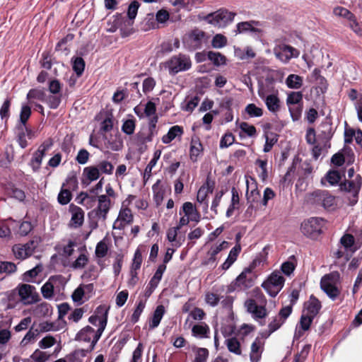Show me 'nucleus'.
<instances>
[{"label":"nucleus","instance_id":"nucleus-1","mask_svg":"<svg viewBox=\"0 0 362 362\" xmlns=\"http://www.w3.org/2000/svg\"><path fill=\"white\" fill-rule=\"evenodd\" d=\"M307 202L313 205L320 206L328 211L337 207L336 197L327 190L317 189L306 195Z\"/></svg>","mask_w":362,"mask_h":362},{"label":"nucleus","instance_id":"nucleus-2","mask_svg":"<svg viewBox=\"0 0 362 362\" xmlns=\"http://www.w3.org/2000/svg\"><path fill=\"white\" fill-rule=\"evenodd\" d=\"M340 275L338 272H332L324 275L320 280V288L332 300H335L340 294L337 286Z\"/></svg>","mask_w":362,"mask_h":362},{"label":"nucleus","instance_id":"nucleus-3","mask_svg":"<svg viewBox=\"0 0 362 362\" xmlns=\"http://www.w3.org/2000/svg\"><path fill=\"white\" fill-rule=\"evenodd\" d=\"M96 313L97 315H93L88 318V322L91 325L98 327V329L94 334L93 339L92 340V349H94L95 344L100 339L107 322V309H106L104 306L100 305L97 308Z\"/></svg>","mask_w":362,"mask_h":362},{"label":"nucleus","instance_id":"nucleus-4","mask_svg":"<svg viewBox=\"0 0 362 362\" xmlns=\"http://www.w3.org/2000/svg\"><path fill=\"white\" fill-rule=\"evenodd\" d=\"M164 66L168 69L170 74L175 75L179 72L189 70L192 66V61L188 55L179 54L167 60L164 63Z\"/></svg>","mask_w":362,"mask_h":362},{"label":"nucleus","instance_id":"nucleus-5","mask_svg":"<svg viewBox=\"0 0 362 362\" xmlns=\"http://www.w3.org/2000/svg\"><path fill=\"white\" fill-rule=\"evenodd\" d=\"M256 280L255 274L250 269L245 268L228 286V291L231 293L236 289H247L254 286Z\"/></svg>","mask_w":362,"mask_h":362},{"label":"nucleus","instance_id":"nucleus-6","mask_svg":"<svg viewBox=\"0 0 362 362\" xmlns=\"http://www.w3.org/2000/svg\"><path fill=\"white\" fill-rule=\"evenodd\" d=\"M180 216V226H185L190 221L198 223L201 215L192 202H185L179 211Z\"/></svg>","mask_w":362,"mask_h":362},{"label":"nucleus","instance_id":"nucleus-7","mask_svg":"<svg viewBox=\"0 0 362 362\" xmlns=\"http://www.w3.org/2000/svg\"><path fill=\"white\" fill-rule=\"evenodd\" d=\"M235 14L227 10L220 9L208 14L205 20L210 24L217 26H224L233 21Z\"/></svg>","mask_w":362,"mask_h":362},{"label":"nucleus","instance_id":"nucleus-8","mask_svg":"<svg viewBox=\"0 0 362 362\" xmlns=\"http://www.w3.org/2000/svg\"><path fill=\"white\" fill-rule=\"evenodd\" d=\"M362 185V177L360 175H356L354 179L345 180L341 182L340 187L352 195V199L350 201L351 204H355L358 201L359 191Z\"/></svg>","mask_w":362,"mask_h":362},{"label":"nucleus","instance_id":"nucleus-9","mask_svg":"<svg viewBox=\"0 0 362 362\" xmlns=\"http://www.w3.org/2000/svg\"><path fill=\"white\" fill-rule=\"evenodd\" d=\"M136 199V197L129 194L122 203V206L117 219L121 226L131 224L133 222V214L129 206Z\"/></svg>","mask_w":362,"mask_h":362},{"label":"nucleus","instance_id":"nucleus-10","mask_svg":"<svg viewBox=\"0 0 362 362\" xmlns=\"http://www.w3.org/2000/svg\"><path fill=\"white\" fill-rule=\"evenodd\" d=\"M18 293L24 304H33L38 300L39 296L34 286L20 284L18 286Z\"/></svg>","mask_w":362,"mask_h":362},{"label":"nucleus","instance_id":"nucleus-11","mask_svg":"<svg viewBox=\"0 0 362 362\" xmlns=\"http://www.w3.org/2000/svg\"><path fill=\"white\" fill-rule=\"evenodd\" d=\"M208 38L203 30L196 28L189 33L187 42L192 49H196L201 48L203 44L206 43Z\"/></svg>","mask_w":362,"mask_h":362},{"label":"nucleus","instance_id":"nucleus-12","mask_svg":"<svg viewBox=\"0 0 362 362\" xmlns=\"http://www.w3.org/2000/svg\"><path fill=\"white\" fill-rule=\"evenodd\" d=\"M274 53L276 58L285 63L288 62L293 57H298L300 54L298 49L287 45H279V47L274 50Z\"/></svg>","mask_w":362,"mask_h":362},{"label":"nucleus","instance_id":"nucleus-13","mask_svg":"<svg viewBox=\"0 0 362 362\" xmlns=\"http://www.w3.org/2000/svg\"><path fill=\"white\" fill-rule=\"evenodd\" d=\"M38 241L32 240L24 245H14L13 247V252L15 257L18 259H25L30 256L37 247Z\"/></svg>","mask_w":362,"mask_h":362},{"label":"nucleus","instance_id":"nucleus-14","mask_svg":"<svg viewBox=\"0 0 362 362\" xmlns=\"http://www.w3.org/2000/svg\"><path fill=\"white\" fill-rule=\"evenodd\" d=\"M245 307L248 313L252 314L255 320L264 318L267 315V310L264 307L258 305L255 300H246Z\"/></svg>","mask_w":362,"mask_h":362},{"label":"nucleus","instance_id":"nucleus-15","mask_svg":"<svg viewBox=\"0 0 362 362\" xmlns=\"http://www.w3.org/2000/svg\"><path fill=\"white\" fill-rule=\"evenodd\" d=\"M322 308L320 301L313 295L310 296L309 300L304 303V311L306 314L315 317Z\"/></svg>","mask_w":362,"mask_h":362},{"label":"nucleus","instance_id":"nucleus-16","mask_svg":"<svg viewBox=\"0 0 362 362\" xmlns=\"http://www.w3.org/2000/svg\"><path fill=\"white\" fill-rule=\"evenodd\" d=\"M69 212L71 214V222L78 226H82L84 221V211L78 206L71 204L69 206Z\"/></svg>","mask_w":362,"mask_h":362},{"label":"nucleus","instance_id":"nucleus-17","mask_svg":"<svg viewBox=\"0 0 362 362\" xmlns=\"http://www.w3.org/2000/svg\"><path fill=\"white\" fill-rule=\"evenodd\" d=\"M96 331L95 329L88 325L81 329L76 334V340L78 341H83L86 342H91L93 339L94 334ZM90 346H92V344H90ZM90 349L92 350V347H90Z\"/></svg>","mask_w":362,"mask_h":362},{"label":"nucleus","instance_id":"nucleus-18","mask_svg":"<svg viewBox=\"0 0 362 362\" xmlns=\"http://www.w3.org/2000/svg\"><path fill=\"white\" fill-rule=\"evenodd\" d=\"M241 251L240 244H236L230 251L226 261L222 264L221 268L223 270H227L237 259L239 253Z\"/></svg>","mask_w":362,"mask_h":362},{"label":"nucleus","instance_id":"nucleus-19","mask_svg":"<svg viewBox=\"0 0 362 362\" xmlns=\"http://www.w3.org/2000/svg\"><path fill=\"white\" fill-rule=\"evenodd\" d=\"M252 183L250 185V181H246L247 192L246 197L248 202L252 203L258 199L260 194L257 189V184L253 179H251Z\"/></svg>","mask_w":362,"mask_h":362},{"label":"nucleus","instance_id":"nucleus-20","mask_svg":"<svg viewBox=\"0 0 362 362\" xmlns=\"http://www.w3.org/2000/svg\"><path fill=\"white\" fill-rule=\"evenodd\" d=\"M184 133L183 128L178 125L173 126L168 132L162 137V141L164 144H169L176 137L181 136Z\"/></svg>","mask_w":362,"mask_h":362},{"label":"nucleus","instance_id":"nucleus-21","mask_svg":"<svg viewBox=\"0 0 362 362\" xmlns=\"http://www.w3.org/2000/svg\"><path fill=\"white\" fill-rule=\"evenodd\" d=\"M110 206V199L106 195H100L98 197V215L105 218V215L108 212Z\"/></svg>","mask_w":362,"mask_h":362},{"label":"nucleus","instance_id":"nucleus-22","mask_svg":"<svg viewBox=\"0 0 362 362\" xmlns=\"http://www.w3.org/2000/svg\"><path fill=\"white\" fill-rule=\"evenodd\" d=\"M264 103L271 112L275 113L280 109V100L276 94L267 95Z\"/></svg>","mask_w":362,"mask_h":362},{"label":"nucleus","instance_id":"nucleus-23","mask_svg":"<svg viewBox=\"0 0 362 362\" xmlns=\"http://www.w3.org/2000/svg\"><path fill=\"white\" fill-rule=\"evenodd\" d=\"M235 56L240 60H247L249 59H253L255 57L256 54L253 49L247 46L245 49L235 48L234 49Z\"/></svg>","mask_w":362,"mask_h":362},{"label":"nucleus","instance_id":"nucleus-24","mask_svg":"<svg viewBox=\"0 0 362 362\" xmlns=\"http://www.w3.org/2000/svg\"><path fill=\"white\" fill-rule=\"evenodd\" d=\"M165 312V307L163 305H160L156 307L153 312L152 319L149 323V327L151 329H155L159 325Z\"/></svg>","mask_w":362,"mask_h":362},{"label":"nucleus","instance_id":"nucleus-25","mask_svg":"<svg viewBox=\"0 0 362 362\" xmlns=\"http://www.w3.org/2000/svg\"><path fill=\"white\" fill-rule=\"evenodd\" d=\"M286 84L288 88L299 89L303 84V78L299 75L291 74L286 78Z\"/></svg>","mask_w":362,"mask_h":362},{"label":"nucleus","instance_id":"nucleus-26","mask_svg":"<svg viewBox=\"0 0 362 362\" xmlns=\"http://www.w3.org/2000/svg\"><path fill=\"white\" fill-rule=\"evenodd\" d=\"M192 335L198 338H207L209 327L205 323L194 325L192 329Z\"/></svg>","mask_w":362,"mask_h":362},{"label":"nucleus","instance_id":"nucleus-27","mask_svg":"<svg viewBox=\"0 0 362 362\" xmlns=\"http://www.w3.org/2000/svg\"><path fill=\"white\" fill-rule=\"evenodd\" d=\"M265 282L281 289L284 285L285 279L280 272H274Z\"/></svg>","mask_w":362,"mask_h":362},{"label":"nucleus","instance_id":"nucleus-28","mask_svg":"<svg viewBox=\"0 0 362 362\" xmlns=\"http://www.w3.org/2000/svg\"><path fill=\"white\" fill-rule=\"evenodd\" d=\"M83 174L89 182L97 180L100 175L99 168L96 165L86 167L83 169Z\"/></svg>","mask_w":362,"mask_h":362},{"label":"nucleus","instance_id":"nucleus-29","mask_svg":"<svg viewBox=\"0 0 362 362\" xmlns=\"http://www.w3.org/2000/svg\"><path fill=\"white\" fill-rule=\"evenodd\" d=\"M257 25L258 22L257 21H246L238 23L237 28L235 30V34H240L247 31L256 32L257 29L253 25Z\"/></svg>","mask_w":362,"mask_h":362},{"label":"nucleus","instance_id":"nucleus-30","mask_svg":"<svg viewBox=\"0 0 362 362\" xmlns=\"http://www.w3.org/2000/svg\"><path fill=\"white\" fill-rule=\"evenodd\" d=\"M265 144L264 146V152H269L274 145L278 141V135L273 132H265Z\"/></svg>","mask_w":362,"mask_h":362},{"label":"nucleus","instance_id":"nucleus-31","mask_svg":"<svg viewBox=\"0 0 362 362\" xmlns=\"http://www.w3.org/2000/svg\"><path fill=\"white\" fill-rule=\"evenodd\" d=\"M48 281L50 282L52 285H53L54 288L56 290V292H59L62 288H64L66 281L64 276L62 275H54L51 276Z\"/></svg>","mask_w":362,"mask_h":362},{"label":"nucleus","instance_id":"nucleus-32","mask_svg":"<svg viewBox=\"0 0 362 362\" xmlns=\"http://www.w3.org/2000/svg\"><path fill=\"white\" fill-rule=\"evenodd\" d=\"M31 115V109L28 105H23L20 114V121L17 129L25 128V124Z\"/></svg>","mask_w":362,"mask_h":362},{"label":"nucleus","instance_id":"nucleus-33","mask_svg":"<svg viewBox=\"0 0 362 362\" xmlns=\"http://www.w3.org/2000/svg\"><path fill=\"white\" fill-rule=\"evenodd\" d=\"M170 1L174 6H177L179 8L191 10L193 6L200 4L202 0H174Z\"/></svg>","mask_w":362,"mask_h":362},{"label":"nucleus","instance_id":"nucleus-34","mask_svg":"<svg viewBox=\"0 0 362 362\" xmlns=\"http://www.w3.org/2000/svg\"><path fill=\"white\" fill-rule=\"evenodd\" d=\"M226 345L228 351L236 355L241 354L240 344L236 337H230L226 340Z\"/></svg>","mask_w":362,"mask_h":362},{"label":"nucleus","instance_id":"nucleus-35","mask_svg":"<svg viewBox=\"0 0 362 362\" xmlns=\"http://www.w3.org/2000/svg\"><path fill=\"white\" fill-rule=\"evenodd\" d=\"M202 151V145L198 139H192L190 145V158L196 160L197 157Z\"/></svg>","mask_w":362,"mask_h":362},{"label":"nucleus","instance_id":"nucleus-36","mask_svg":"<svg viewBox=\"0 0 362 362\" xmlns=\"http://www.w3.org/2000/svg\"><path fill=\"white\" fill-rule=\"evenodd\" d=\"M207 57L216 66H220L226 64V58L220 52L209 51L207 52Z\"/></svg>","mask_w":362,"mask_h":362},{"label":"nucleus","instance_id":"nucleus-37","mask_svg":"<svg viewBox=\"0 0 362 362\" xmlns=\"http://www.w3.org/2000/svg\"><path fill=\"white\" fill-rule=\"evenodd\" d=\"M320 135H318V141L317 144L315 145L312 150V153L313 158L317 160L320 157V156L322 154V150L324 148H327L330 147V144H329L328 139H327L324 142L323 144H321V143L319 141Z\"/></svg>","mask_w":362,"mask_h":362},{"label":"nucleus","instance_id":"nucleus-38","mask_svg":"<svg viewBox=\"0 0 362 362\" xmlns=\"http://www.w3.org/2000/svg\"><path fill=\"white\" fill-rule=\"evenodd\" d=\"M153 192V199L157 204L159 206L163 202L164 197V190L160 187V181L158 180L152 187Z\"/></svg>","mask_w":362,"mask_h":362},{"label":"nucleus","instance_id":"nucleus-39","mask_svg":"<svg viewBox=\"0 0 362 362\" xmlns=\"http://www.w3.org/2000/svg\"><path fill=\"white\" fill-rule=\"evenodd\" d=\"M255 165L258 166L259 169H257V173L259 174V178L262 181H265L268 177V172H267V161L263 160L261 159H257L255 161Z\"/></svg>","mask_w":362,"mask_h":362},{"label":"nucleus","instance_id":"nucleus-40","mask_svg":"<svg viewBox=\"0 0 362 362\" xmlns=\"http://www.w3.org/2000/svg\"><path fill=\"white\" fill-rule=\"evenodd\" d=\"M303 100V93L300 91L291 92L288 94L286 104L289 107L292 105H299Z\"/></svg>","mask_w":362,"mask_h":362},{"label":"nucleus","instance_id":"nucleus-41","mask_svg":"<svg viewBox=\"0 0 362 362\" xmlns=\"http://www.w3.org/2000/svg\"><path fill=\"white\" fill-rule=\"evenodd\" d=\"M232 193V199H231V204L228 207L227 211H226V216L228 217L230 216L233 212V210L237 208L238 205L239 204L240 198L238 195V190L233 187L231 189Z\"/></svg>","mask_w":362,"mask_h":362},{"label":"nucleus","instance_id":"nucleus-42","mask_svg":"<svg viewBox=\"0 0 362 362\" xmlns=\"http://www.w3.org/2000/svg\"><path fill=\"white\" fill-rule=\"evenodd\" d=\"M313 76L318 85V88L322 92H324L327 88V83L326 79L320 75V71L318 69H315L313 71Z\"/></svg>","mask_w":362,"mask_h":362},{"label":"nucleus","instance_id":"nucleus-43","mask_svg":"<svg viewBox=\"0 0 362 362\" xmlns=\"http://www.w3.org/2000/svg\"><path fill=\"white\" fill-rule=\"evenodd\" d=\"M300 232L306 237L315 240L322 233L320 228H300Z\"/></svg>","mask_w":362,"mask_h":362},{"label":"nucleus","instance_id":"nucleus-44","mask_svg":"<svg viewBox=\"0 0 362 362\" xmlns=\"http://www.w3.org/2000/svg\"><path fill=\"white\" fill-rule=\"evenodd\" d=\"M245 111L250 117H259L263 115V110L254 103L248 104Z\"/></svg>","mask_w":362,"mask_h":362},{"label":"nucleus","instance_id":"nucleus-45","mask_svg":"<svg viewBox=\"0 0 362 362\" xmlns=\"http://www.w3.org/2000/svg\"><path fill=\"white\" fill-rule=\"evenodd\" d=\"M54 292H56V290L54 288L53 285H52L48 280L41 287L42 295L45 299L52 298Z\"/></svg>","mask_w":362,"mask_h":362},{"label":"nucleus","instance_id":"nucleus-46","mask_svg":"<svg viewBox=\"0 0 362 362\" xmlns=\"http://www.w3.org/2000/svg\"><path fill=\"white\" fill-rule=\"evenodd\" d=\"M28 99H37L42 102H45L46 99V93L43 89H31L28 95Z\"/></svg>","mask_w":362,"mask_h":362},{"label":"nucleus","instance_id":"nucleus-47","mask_svg":"<svg viewBox=\"0 0 362 362\" xmlns=\"http://www.w3.org/2000/svg\"><path fill=\"white\" fill-rule=\"evenodd\" d=\"M145 305H146V302L144 301L143 300H140L138 302L136 307L131 317V322L133 324H135L139 321V317H140L141 314L142 313V312L144 311V309L145 308Z\"/></svg>","mask_w":362,"mask_h":362},{"label":"nucleus","instance_id":"nucleus-48","mask_svg":"<svg viewBox=\"0 0 362 362\" xmlns=\"http://www.w3.org/2000/svg\"><path fill=\"white\" fill-rule=\"evenodd\" d=\"M209 192V188L203 186L199 188L197 192V199L201 205H203L202 207L204 209L208 207V204L206 202V199Z\"/></svg>","mask_w":362,"mask_h":362},{"label":"nucleus","instance_id":"nucleus-49","mask_svg":"<svg viewBox=\"0 0 362 362\" xmlns=\"http://www.w3.org/2000/svg\"><path fill=\"white\" fill-rule=\"evenodd\" d=\"M99 168L100 173L111 175L114 170L113 165L107 160H101L96 165Z\"/></svg>","mask_w":362,"mask_h":362},{"label":"nucleus","instance_id":"nucleus-50","mask_svg":"<svg viewBox=\"0 0 362 362\" xmlns=\"http://www.w3.org/2000/svg\"><path fill=\"white\" fill-rule=\"evenodd\" d=\"M72 198L71 192H69V189H65V188H62L60 192L58 194V202L62 205L67 204Z\"/></svg>","mask_w":362,"mask_h":362},{"label":"nucleus","instance_id":"nucleus-51","mask_svg":"<svg viewBox=\"0 0 362 362\" xmlns=\"http://www.w3.org/2000/svg\"><path fill=\"white\" fill-rule=\"evenodd\" d=\"M314 318L315 317H313L310 315H308L307 314H304V313L302 314L300 319V322H299L300 328L303 331L308 330Z\"/></svg>","mask_w":362,"mask_h":362},{"label":"nucleus","instance_id":"nucleus-52","mask_svg":"<svg viewBox=\"0 0 362 362\" xmlns=\"http://www.w3.org/2000/svg\"><path fill=\"white\" fill-rule=\"evenodd\" d=\"M327 223L326 220L319 217H310L303 221L301 226H324Z\"/></svg>","mask_w":362,"mask_h":362},{"label":"nucleus","instance_id":"nucleus-53","mask_svg":"<svg viewBox=\"0 0 362 362\" xmlns=\"http://www.w3.org/2000/svg\"><path fill=\"white\" fill-rule=\"evenodd\" d=\"M39 334V331L37 329H33L31 327L26 334L24 336L23 339L21 341V346H25L32 340H34L35 338Z\"/></svg>","mask_w":362,"mask_h":362},{"label":"nucleus","instance_id":"nucleus-54","mask_svg":"<svg viewBox=\"0 0 362 362\" xmlns=\"http://www.w3.org/2000/svg\"><path fill=\"white\" fill-rule=\"evenodd\" d=\"M135 127V120L129 119L124 122L122 126V131L127 135H131L134 132Z\"/></svg>","mask_w":362,"mask_h":362},{"label":"nucleus","instance_id":"nucleus-55","mask_svg":"<svg viewBox=\"0 0 362 362\" xmlns=\"http://www.w3.org/2000/svg\"><path fill=\"white\" fill-rule=\"evenodd\" d=\"M240 129L243 132L248 136L253 137L257 134V130L255 126L250 124L247 122H243L240 124Z\"/></svg>","mask_w":362,"mask_h":362},{"label":"nucleus","instance_id":"nucleus-56","mask_svg":"<svg viewBox=\"0 0 362 362\" xmlns=\"http://www.w3.org/2000/svg\"><path fill=\"white\" fill-rule=\"evenodd\" d=\"M85 62L81 57H76L73 62V69L76 72L77 76H81L84 71Z\"/></svg>","mask_w":362,"mask_h":362},{"label":"nucleus","instance_id":"nucleus-57","mask_svg":"<svg viewBox=\"0 0 362 362\" xmlns=\"http://www.w3.org/2000/svg\"><path fill=\"white\" fill-rule=\"evenodd\" d=\"M16 271L15 264L10 262H0V274L6 273L10 274Z\"/></svg>","mask_w":362,"mask_h":362},{"label":"nucleus","instance_id":"nucleus-58","mask_svg":"<svg viewBox=\"0 0 362 362\" xmlns=\"http://www.w3.org/2000/svg\"><path fill=\"white\" fill-rule=\"evenodd\" d=\"M326 178L330 185H334L340 181L341 175L338 170H329L326 175Z\"/></svg>","mask_w":362,"mask_h":362},{"label":"nucleus","instance_id":"nucleus-59","mask_svg":"<svg viewBox=\"0 0 362 362\" xmlns=\"http://www.w3.org/2000/svg\"><path fill=\"white\" fill-rule=\"evenodd\" d=\"M333 13L337 16L344 18L348 21L350 19V18H353L354 15L348 9L341 6L335 7L333 10Z\"/></svg>","mask_w":362,"mask_h":362},{"label":"nucleus","instance_id":"nucleus-60","mask_svg":"<svg viewBox=\"0 0 362 362\" xmlns=\"http://www.w3.org/2000/svg\"><path fill=\"white\" fill-rule=\"evenodd\" d=\"M209 351L206 348H198L195 353L194 362H206Z\"/></svg>","mask_w":362,"mask_h":362},{"label":"nucleus","instance_id":"nucleus-61","mask_svg":"<svg viewBox=\"0 0 362 362\" xmlns=\"http://www.w3.org/2000/svg\"><path fill=\"white\" fill-rule=\"evenodd\" d=\"M227 44V39L226 37L221 35V34H217L216 35L212 41H211V45L214 48H221L226 46Z\"/></svg>","mask_w":362,"mask_h":362},{"label":"nucleus","instance_id":"nucleus-62","mask_svg":"<svg viewBox=\"0 0 362 362\" xmlns=\"http://www.w3.org/2000/svg\"><path fill=\"white\" fill-rule=\"evenodd\" d=\"M108 247L107 244L103 241H100L95 247V255L98 258H103L106 256Z\"/></svg>","mask_w":362,"mask_h":362},{"label":"nucleus","instance_id":"nucleus-63","mask_svg":"<svg viewBox=\"0 0 362 362\" xmlns=\"http://www.w3.org/2000/svg\"><path fill=\"white\" fill-rule=\"evenodd\" d=\"M45 103H47L49 107L52 109H56L59 107L61 103V97L56 95H46Z\"/></svg>","mask_w":362,"mask_h":362},{"label":"nucleus","instance_id":"nucleus-64","mask_svg":"<svg viewBox=\"0 0 362 362\" xmlns=\"http://www.w3.org/2000/svg\"><path fill=\"white\" fill-rule=\"evenodd\" d=\"M48 358V355L45 352L36 349L30 356L33 362H45Z\"/></svg>","mask_w":362,"mask_h":362}]
</instances>
